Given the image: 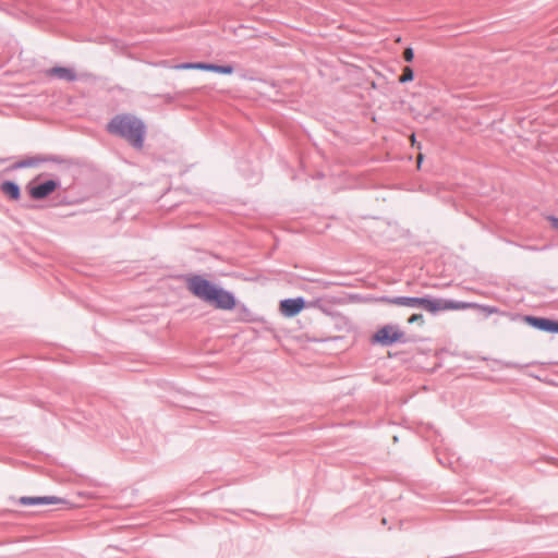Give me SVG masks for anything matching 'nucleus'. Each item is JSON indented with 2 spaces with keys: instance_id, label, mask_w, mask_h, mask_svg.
Wrapping results in <instances>:
<instances>
[{
  "instance_id": "obj_1",
  "label": "nucleus",
  "mask_w": 558,
  "mask_h": 558,
  "mask_svg": "<svg viewBox=\"0 0 558 558\" xmlns=\"http://www.w3.org/2000/svg\"><path fill=\"white\" fill-rule=\"evenodd\" d=\"M187 289L198 299L214 305L218 310L231 311L236 301L232 293L217 287L201 276L187 279Z\"/></svg>"
},
{
  "instance_id": "obj_2",
  "label": "nucleus",
  "mask_w": 558,
  "mask_h": 558,
  "mask_svg": "<svg viewBox=\"0 0 558 558\" xmlns=\"http://www.w3.org/2000/svg\"><path fill=\"white\" fill-rule=\"evenodd\" d=\"M108 131L124 137L137 148L143 146L145 126L140 119L133 116L120 114L114 117L108 124Z\"/></svg>"
},
{
  "instance_id": "obj_3",
  "label": "nucleus",
  "mask_w": 558,
  "mask_h": 558,
  "mask_svg": "<svg viewBox=\"0 0 558 558\" xmlns=\"http://www.w3.org/2000/svg\"><path fill=\"white\" fill-rule=\"evenodd\" d=\"M391 304L408 307H423L427 312L437 313L440 311H454V310H466L476 307V304L454 302L441 299H428V298H397L389 301Z\"/></svg>"
},
{
  "instance_id": "obj_4",
  "label": "nucleus",
  "mask_w": 558,
  "mask_h": 558,
  "mask_svg": "<svg viewBox=\"0 0 558 558\" xmlns=\"http://www.w3.org/2000/svg\"><path fill=\"white\" fill-rule=\"evenodd\" d=\"M404 332L395 325H386L379 328L372 337L373 343L380 345H390L392 343L402 341Z\"/></svg>"
},
{
  "instance_id": "obj_5",
  "label": "nucleus",
  "mask_w": 558,
  "mask_h": 558,
  "mask_svg": "<svg viewBox=\"0 0 558 558\" xmlns=\"http://www.w3.org/2000/svg\"><path fill=\"white\" fill-rule=\"evenodd\" d=\"M306 304L302 298L286 299L279 304V311L284 317H294L300 314Z\"/></svg>"
},
{
  "instance_id": "obj_6",
  "label": "nucleus",
  "mask_w": 558,
  "mask_h": 558,
  "mask_svg": "<svg viewBox=\"0 0 558 558\" xmlns=\"http://www.w3.org/2000/svg\"><path fill=\"white\" fill-rule=\"evenodd\" d=\"M178 70H204L216 72L220 74H231L233 72V68L231 65H214L208 63H181L174 66Z\"/></svg>"
},
{
  "instance_id": "obj_7",
  "label": "nucleus",
  "mask_w": 558,
  "mask_h": 558,
  "mask_svg": "<svg viewBox=\"0 0 558 558\" xmlns=\"http://www.w3.org/2000/svg\"><path fill=\"white\" fill-rule=\"evenodd\" d=\"M44 74L48 78H58L66 82L76 80L75 71L68 66H53L45 70Z\"/></svg>"
},
{
  "instance_id": "obj_8",
  "label": "nucleus",
  "mask_w": 558,
  "mask_h": 558,
  "mask_svg": "<svg viewBox=\"0 0 558 558\" xmlns=\"http://www.w3.org/2000/svg\"><path fill=\"white\" fill-rule=\"evenodd\" d=\"M58 184L53 180H48L41 184L29 186L28 192L29 195L35 199H41L56 191Z\"/></svg>"
},
{
  "instance_id": "obj_9",
  "label": "nucleus",
  "mask_w": 558,
  "mask_h": 558,
  "mask_svg": "<svg viewBox=\"0 0 558 558\" xmlns=\"http://www.w3.org/2000/svg\"><path fill=\"white\" fill-rule=\"evenodd\" d=\"M61 502H63V500L56 496L21 497L19 499V504L22 506L57 505Z\"/></svg>"
},
{
  "instance_id": "obj_10",
  "label": "nucleus",
  "mask_w": 558,
  "mask_h": 558,
  "mask_svg": "<svg viewBox=\"0 0 558 558\" xmlns=\"http://www.w3.org/2000/svg\"><path fill=\"white\" fill-rule=\"evenodd\" d=\"M525 322L537 329L553 332L554 320L547 318L526 316Z\"/></svg>"
},
{
  "instance_id": "obj_11",
  "label": "nucleus",
  "mask_w": 558,
  "mask_h": 558,
  "mask_svg": "<svg viewBox=\"0 0 558 558\" xmlns=\"http://www.w3.org/2000/svg\"><path fill=\"white\" fill-rule=\"evenodd\" d=\"M1 191L11 199H17L20 197V187L13 182H3Z\"/></svg>"
},
{
  "instance_id": "obj_12",
  "label": "nucleus",
  "mask_w": 558,
  "mask_h": 558,
  "mask_svg": "<svg viewBox=\"0 0 558 558\" xmlns=\"http://www.w3.org/2000/svg\"><path fill=\"white\" fill-rule=\"evenodd\" d=\"M413 80V70L410 66L403 69L402 74L399 77L400 83H407Z\"/></svg>"
},
{
  "instance_id": "obj_13",
  "label": "nucleus",
  "mask_w": 558,
  "mask_h": 558,
  "mask_svg": "<svg viewBox=\"0 0 558 558\" xmlns=\"http://www.w3.org/2000/svg\"><path fill=\"white\" fill-rule=\"evenodd\" d=\"M408 323L409 324H414V323L424 324V317L422 314H413L409 317Z\"/></svg>"
},
{
  "instance_id": "obj_14",
  "label": "nucleus",
  "mask_w": 558,
  "mask_h": 558,
  "mask_svg": "<svg viewBox=\"0 0 558 558\" xmlns=\"http://www.w3.org/2000/svg\"><path fill=\"white\" fill-rule=\"evenodd\" d=\"M414 53L412 48H407L403 52V58L405 61L411 62L413 60Z\"/></svg>"
},
{
  "instance_id": "obj_15",
  "label": "nucleus",
  "mask_w": 558,
  "mask_h": 558,
  "mask_svg": "<svg viewBox=\"0 0 558 558\" xmlns=\"http://www.w3.org/2000/svg\"><path fill=\"white\" fill-rule=\"evenodd\" d=\"M548 221L550 222L551 228L558 231V218L549 217Z\"/></svg>"
},
{
  "instance_id": "obj_16",
  "label": "nucleus",
  "mask_w": 558,
  "mask_h": 558,
  "mask_svg": "<svg viewBox=\"0 0 558 558\" xmlns=\"http://www.w3.org/2000/svg\"><path fill=\"white\" fill-rule=\"evenodd\" d=\"M422 161H423V155L418 154V156H417V167L418 168L421 167Z\"/></svg>"
},
{
  "instance_id": "obj_17",
  "label": "nucleus",
  "mask_w": 558,
  "mask_h": 558,
  "mask_svg": "<svg viewBox=\"0 0 558 558\" xmlns=\"http://www.w3.org/2000/svg\"><path fill=\"white\" fill-rule=\"evenodd\" d=\"M410 142H411L412 146H414V145H415L416 141H415V135H414V134H412V135L410 136Z\"/></svg>"
},
{
  "instance_id": "obj_18",
  "label": "nucleus",
  "mask_w": 558,
  "mask_h": 558,
  "mask_svg": "<svg viewBox=\"0 0 558 558\" xmlns=\"http://www.w3.org/2000/svg\"><path fill=\"white\" fill-rule=\"evenodd\" d=\"M553 332H558V322H554Z\"/></svg>"
},
{
  "instance_id": "obj_19",
  "label": "nucleus",
  "mask_w": 558,
  "mask_h": 558,
  "mask_svg": "<svg viewBox=\"0 0 558 558\" xmlns=\"http://www.w3.org/2000/svg\"><path fill=\"white\" fill-rule=\"evenodd\" d=\"M381 523H383V524H387V520L384 518V519L381 520Z\"/></svg>"
}]
</instances>
